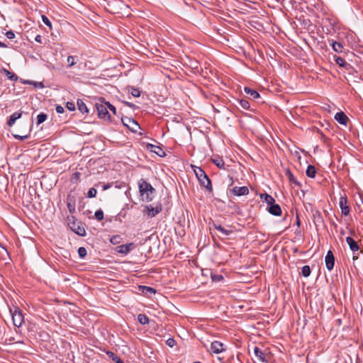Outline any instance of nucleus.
<instances>
[{"label": "nucleus", "mask_w": 363, "mask_h": 363, "mask_svg": "<svg viewBox=\"0 0 363 363\" xmlns=\"http://www.w3.org/2000/svg\"><path fill=\"white\" fill-rule=\"evenodd\" d=\"M66 108L71 111H74L75 104L73 102L68 101L66 103Z\"/></svg>", "instance_id": "49530a36"}, {"label": "nucleus", "mask_w": 363, "mask_h": 363, "mask_svg": "<svg viewBox=\"0 0 363 363\" xmlns=\"http://www.w3.org/2000/svg\"><path fill=\"white\" fill-rule=\"evenodd\" d=\"M162 210V206L161 203H157L155 207H152V205L146 206L144 210V213H147L148 217L153 218Z\"/></svg>", "instance_id": "423d86ee"}, {"label": "nucleus", "mask_w": 363, "mask_h": 363, "mask_svg": "<svg viewBox=\"0 0 363 363\" xmlns=\"http://www.w3.org/2000/svg\"><path fill=\"white\" fill-rule=\"evenodd\" d=\"M22 116V112H15L13 113L7 121V125L9 127H11L16 122V121L20 118Z\"/></svg>", "instance_id": "b1692460"}, {"label": "nucleus", "mask_w": 363, "mask_h": 363, "mask_svg": "<svg viewBox=\"0 0 363 363\" xmlns=\"http://www.w3.org/2000/svg\"><path fill=\"white\" fill-rule=\"evenodd\" d=\"M14 138L16 139H18L20 140H24L26 139H28L29 138V136L28 135L21 136V135H14Z\"/></svg>", "instance_id": "3c124183"}, {"label": "nucleus", "mask_w": 363, "mask_h": 363, "mask_svg": "<svg viewBox=\"0 0 363 363\" xmlns=\"http://www.w3.org/2000/svg\"><path fill=\"white\" fill-rule=\"evenodd\" d=\"M140 288L142 293L147 296H148L150 294H155L156 293V290L150 286H140Z\"/></svg>", "instance_id": "c85d7f7f"}, {"label": "nucleus", "mask_w": 363, "mask_h": 363, "mask_svg": "<svg viewBox=\"0 0 363 363\" xmlns=\"http://www.w3.org/2000/svg\"><path fill=\"white\" fill-rule=\"evenodd\" d=\"M346 242L349 245L350 249L352 251V252L359 251V245L352 237H347Z\"/></svg>", "instance_id": "dca6fc26"}, {"label": "nucleus", "mask_w": 363, "mask_h": 363, "mask_svg": "<svg viewBox=\"0 0 363 363\" xmlns=\"http://www.w3.org/2000/svg\"><path fill=\"white\" fill-rule=\"evenodd\" d=\"M42 21L46 26H48L50 28V30L52 29V23L46 16H42Z\"/></svg>", "instance_id": "79ce46f5"}, {"label": "nucleus", "mask_w": 363, "mask_h": 363, "mask_svg": "<svg viewBox=\"0 0 363 363\" xmlns=\"http://www.w3.org/2000/svg\"><path fill=\"white\" fill-rule=\"evenodd\" d=\"M55 110H56V112L58 113H64V111H65L64 108L60 105L56 106Z\"/></svg>", "instance_id": "8fccbe9b"}, {"label": "nucleus", "mask_w": 363, "mask_h": 363, "mask_svg": "<svg viewBox=\"0 0 363 363\" xmlns=\"http://www.w3.org/2000/svg\"><path fill=\"white\" fill-rule=\"evenodd\" d=\"M106 106H107V109L108 108L113 113V114H116V108L114 106L111 104L109 102L105 103Z\"/></svg>", "instance_id": "a18cd8bd"}, {"label": "nucleus", "mask_w": 363, "mask_h": 363, "mask_svg": "<svg viewBox=\"0 0 363 363\" xmlns=\"http://www.w3.org/2000/svg\"><path fill=\"white\" fill-rule=\"evenodd\" d=\"M254 353L259 360L263 362H267L265 353L263 352L258 347H255Z\"/></svg>", "instance_id": "5701e85b"}, {"label": "nucleus", "mask_w": 363, "mask_h": 363, "mask_svg": "<svg viewBox=\"0 0 363 363\" xmlns=\"http://www.w3.org/2000/svg\"><path fill=\"white\" fill-rule=\"evenodd\" d=\"M106 354L113 362L116 363H123V360L118 356H117L113 352L106 351Z\"/></svg>", "instance_id": "cd10ccee"}, {"label": "nucleus", "mask_w": 363, "mask_h": 363, "mask_svg": "<svg viewBox=\"0 0 363 363\" xmlns=\"http://www.w3.org/2000/svg\"><path fill=\"white\" fill-rule=\"evenodd\" d=\"M35 40L39 43H42V36L40 35H37L35 38Z\"/></svg>", "instance_id": "5fc2aeb1"}, {"label": "nucleus", "mask_w": 363, "mask_h": 363, "mask_svg": "<svg viewBox=\"0 0 363 363\" xmlns=\"http://www.w3.org/2000/svg\"><path fill=\"white\" fill-rule=\"evenodd\" d=\"M225 350L224 345L219 341H214L211 344L209 351L211 353L219 354Z\"/></svg>", "instance_id": "9b49d317"}, {"label": "nucleus", "mask_w": 363, "mask_h": 363, "mask_svg": "<svg viewBox=\"0 0 363 363\" xmlns=\"http://www.w3.org/2000/svg\"><path fill=\"white\" fill-rule=\"evenodd\" d=\"M296 224L298 226L300 225V220L298 216H296Z\"/></svg>", "instance_id": "bf43d9fd"}, {"label": "nucleus", "mask_w": 363, "mask_h": 363, "mask_svg": "<svg viewBox=\"0 0 363 363\" xmlns=\"http://www.w3.org/2000/svg\"><path fill=\"white\" fill-rule=\"evenodd\" d=\"M48 116L46 113H41L37 116V124L40 125L46 121Z\"/></svg>", "instance_id": "f704fd0d"}, {"label": "nucleus", "mask_w": 363, "mask_h": 363, "mask_svg": "<svg viewBox=\"0 0 363 363\" xmlns=\"http://www.w3.org/2000/svg\"><path fill=\"white\" fill-rule=\"evenodd\" d=\"M77 105L79 111L82 113H88L89 110H88L86 104L83 101V100L78 99L77 101Z\"/></svg>", "instance_id": "393cba45"}, {"label": "nucleus", "mask_w": 363, "mask_h": 363, "mask_svg": "<svg viewBox=\"0 0 363 363\" xmlns=\"http://www.w3.org/2000/svg\"><path fill=\"white\" fill-rule=\"evenodd\" d=\"M261 199H264L268 206L275 202V199L268 194H262L260 195Z\"/></svg>", "instance_id": "2f4dec72"}, {"label": "nucleus", "mask_w": 363, "mask_h": 363, "mask_svg": "<svg viewBox=\"0 0 363 363\" xmlns=\"http://www.w3.org/2000/svg\"><path fill=\"white\" fill-rule=\"evenodd\" d=\"M138 187L140 196L143 197V201L150 202L153 199L155 194V189L145 179H140L138 181Z\"/></svg>", "instance_id": "f257e3e1"}, {"label": "nucleus", "mask_w": 363, "mask_h": 363, "mask_svg": "<svg viewBox=\"0 0 363 363\" xmlns=\"http://www.w3.org/2000/svg\"><path fill=\"white\" fill-rule=\"evenodd\" d=\"M68 225L70 229L79 236H85L86 230L82 223L78 221L75 217L71 216L67 218Z\"/></svg>", "instance_id": "7ed1b4c3"}, {"label": "nucleus", "mask_w": 363, "mask_h": 363, "mask_svg": "<svg viewBox=\"0 0 363 363\" xmlns=\"http://www.w3.org/2000/svg\"><path fill=\"white\" fill-rule=\"evenodd\" d=\"M358 257H359V252H353L352 259L354 261V260L357 259Z\"/></svg>", "instance_id": "6e6d98bb"}, {"label": "nucleus", "mask_w": 363, "mask_h": 363, "mask_svg": "<svg viewBox=\"0 0 363 363\" xmlns=\"http://www.w3.org/2000/svg\"><path fill=\"white\" fill-rule=\"evenodd\" d=\"M313 223L316 227L323 225L324 220L320 211H317L313 214Z\"/></svg>", "instance_id": "f3484780"}, {"label": "nucleus", "mask_w": 363, "mask_h": 363, "mask_svg": "<svg viewBox=\"0 0 363 363\" xmlns=\"http://www.w3.org/2000/svg\"><path fill=\"white\" fill-rule=\"evenodd\" d=\"M123 103H124L127 106H128V107H130V108H137V106H136L135 104H132V103H130V102L123 101Z\"/></svg>", "instance_id": "864d4df0"}, {"label": "nucleus", "mask_w": 363, "mask_h": 363, "mask_svg": "<svg viewBox=\"0 0 363 363\" xmlns=\"http://www.w3.org/2000/svg\"><path fill=\"white\" fill-rule=\"evenodd\" d=\"M306 174L310 178H314L316 174V169L314 166L309 164L306 169Z\"/></svg>", "instance_id": "a878e982"}, {"label": "nucleus", "mask_w": 363, "mask_h": 363, "mask_svg": "<svg viewBox=\"0 0 363 363\" xmlns=\"http://www.w3.org/2000/svg\"><path fill=\"white\" fill-rule=\"evenodd\" d=\"M213 226L215 229L218 230L219 232H220L223 235L225 236H228L230 234L233 233V230H227L225 228H223L221 225L217 224L215 223H213Z\"/></svg>", "instance_id": "412c9836"}, {"label": "nucleus", "mask_w": 363, "mask_h": 363, "mask_svg": "<svg viewBox=\"0 0 363 363\" xmlns=\"http://www.w3.org/2000/svg\"><path fill=\"white\" fill-rule=\"evenodd\" d=\"M123 124L126 126L133 133H136L140 129V125L136 121L131 118H122Z\"/></svg>", "instance_id": "39448f33"}, {"label": "nucleus", "mask_w": 363, "mask_h": 363, "mask_svg": "<svg viewBox=\"0 0 363 363\" xmlns=\"http://www.w3.org/2000/svg\"><path fill=\"white\" fill-rule=\"evenodd\" d=\"M74 59H75V57H74V56H68V57L67 59V62L68 67H71L75 64Z\"/></svg>", "instance_id": "37998d69"}, {"label": "nucleus", "mask_w": 363, "mask_h": 363, "mask_svg": "<svg viewBox=\"0 0 363 363\" xmlns=\"http://www.w3.org/2000/svg\"><path fill=\"white\" fill-rule=\"evenodd\" d=\"M110 187H111V184H106L104 185L103 189L104 190H106V189H109Z\"/></svg>", "instance_id": "4d7b16f0"}, {"label": "nucleus", "mask_w": 363, "mask_h": 363, "mask_svg": "<svg viewBox=\"0 0 363 363\" xmlns=\"http://www.w3.org/2000/svg\"><path fill=\"white\" fill-rule=\"evenodd\" d=\"M267 210L269 213L276 216H281V208L280 206L277 203H275V202L270 204L268 206Z\"/></svg>", "instance_id": "ddd939ff"}, {"label": "nucleus", "mask_w": 363, "mask_h": 363, "mask_svg": "<svg viewBox=\"0 0 363 363\" xmlns=\"http://www.w3.org/2000/svg\"><path fill=\"white\" fill-rule=\"evenodd\" d=\"M147 147L150 151L155 153L156 155L161 157H164L166 155L165 152L160 146L155 145L152 144H148Z\"/></svg>", "instance_id": "f8f14e48"}, {"label": "nucleus", "mask_w": 363, "mask_h": 363, "mask_svg": "<svg viewBox=\"0 0 363 363\" xmlns=\"http://www.w3.org/2000/svg\"><path fill=\"white\" fill-rule=\"evenodd\" d=\"M97 191L94 188H90L87 192V196L89 198H94L96 196Z\"/></svg>", "instance_id": "a19ab883"}, {"label": "nucleus", "mask_w": 363, "mask_h": 363, "mask_svg": "<svg viewBox=\"0 0 363 363\" xmlns=\"http://www.w3.org/2000/svg\"><path fill=\"white\" fill-rule=\"evenodd\" d=\"M339 204L342 215L345 216H348L350 212V208L349 206H347V198L346 196H340Z\"/></svg>", "instance_id": "6e6552de"}, {"label": "nucleus", "mask_w": 363, "mask_h": 363, "mask_svg": "<svg viewBox=\"0 0 363 363\" xmlns=\"http://www.w3.org/2000/svg\"><path fill=\"white\" fill-rule=\"evenodd\" d=\"M244 91L245 94L250 95V96L253 99H256L260 97L259 94L256 90L252 89L250 87L245 86Z\"/></svg>", "instance_id": "4be33fe9"}, {"label": "nucleus", "mask_w": 363, "mask_h": 363, "mask_svg": "<svg viewBox=\"0 0 363 363\" xmlns=\"http://www.w3.org/2000/svg\"><path fill=\"white\" fill-rule=\"evenodd\" d=\"M138 320L142 325L148 324L150 322L149 318L145 314H139L138 315Z\"/></svg>", "instance_id": "473e14b6"}, {"label": "nucleus", "mask_w": 363, "mask_h": 363, "mask_svg": "<svg viewBox=\"0 0 363 363\" xmlns=\"http://www.w3.org/2000/svg\"><path fill=\"white\" fill-rule=\"evenodd\" d=\"M334 60L336 62L337 65H338L340 67L345 68L347 70H349L352 68V65L347 62L345 59L340 56H334Z\"/></svg>", "instance_id": "4468645a"}, {"label": "nucleus", "mask_w": 363, "mask_h": 363, "mask_svg": "<svg viewBox=\"0 0 363 363\" xmlns=\"http://www.w3.org/2000/svg\"><path fill=\"white\" fill-rule=\"evenodd\" d=\"M6 36L9 39H13L15 38V33L13 30H9L6 33Z\"/></svg>", "instance_id": "de8ad7c7"}, {"label": "nucleus", "mask_w": 363, "mask_h": 363, "mask_svg": "<svg viewBox=\"0 0 363 363\" xmlns=\"http://www.w3.org/2000/svg\"><path fill=\"white\" fill-rule=\"evenodd\" d=\"M122 241V238L121 237V235H113L111 238H110V242L113 244V245H118L119 243H121Z\"/></svg>", "instance_id": "72a5a7b5"}, {"label": "nucleus", "mask_w": 363, "mask_h": 363, "mask_svg": "<svg viewBox=\"0 0 363 363\" xmlns=\"http://www.w3.org/2000/svg\"><path fill=\"white\" fill-rule=\"evenodd\" d=\"M311 268L308 265H305L302 267L301 274L304 277H308L311 274Z\"/></svg>", "instance_id": "c9c22d12"}, {"label": "nucleus", "mask_w": 363, "mask_h": 363, "mask_svg": "<svg viewBox=\"0 0 363 363\" xmlns=\"http://www.w3.org/2000/svg\"><path fill=\"white\" fill-rule=\"evenodd\" d=\"M335 119L340 123V124H342V125H347V123L348 121V117L347 116V115L342 112V111H340V112H337L335 115Z\"/></svg>", "instance_id": "2eb2a0df"}, {"label": "nucleus", "mask_w": 363, "mask_h": 363, "mask_svg": "<svg viewBox=\"0 0 363 363\" xmlns=\"http://www.w3.org/2000/svg\"><path fill=\"white\" fill-rule=\"evenodd\" d=\"M321 138H325V135H324V134H323V133H321Z\"/></svg>", "instance_id": "052dcab7"}, {"label": "nucleus", "mask_w": 363, "mask_h": 363, "mask_svg": "<svg viewBox=\"0 0 363 363\" xmlns=\"http://www.w3.org/2000/svg\"><path fill=\"white\" fill-rule=\"evenodd\" d=\"M325 261L326 268L329 271H331L333 269L334 264H335V257L331 250L328 251L325 258Z\"/></svg>", "instance_id": "9d476101"}, {"label": "nucleus", "mask_w": 363, "mask_h": 363, "mask_svg": "<svg viewBox=\"0 0 363 363\" xmlns=\"http://www.w3.org/2000/svg\"><path fill=\"white\" fill-rule=\"evenodd\" d=\"M3 72L4 73V74L11 81H13V82H16L18 80V76L14 74L13 72H11L10 71H9L8 69H3Z\"/></svg>", "instance_id": "7c9ffc66"}, {"label": "nucleus", "mask_w": 363, "mask_h": 363, "mask_svg": "<svg viewBox=\"0 0 363 363\" xmlns=\"http://www.w3.org/2000/svg\"><path fill=\"white\" fill-rule=\"evenodd\" d=\"M230 192L235 196H245L249 194V189L247 186H234L230 189Z\"/></svg>", "instance_id": "1a4fd4ad"}, {"label": "nucleus", "mask_w": 363, "mask_h": 363, "mask_svg": "<svg viewBox=\"0 0 363 363\" xmlns=\"http://www.w3.org/2000/svg\"><path fill=\"white\" fill-rule=\"evenodd\" d=\"M330 45H331L333 50L338 53L342 52L344 47L342 44L340 42L335 41L333 40H329Z\"/></svg>", "instance_id": "6ab92c4d"}, {"label": "nucleus", "mask_w": 363, "mask_h": 363, "mask_svg": "<svg viewBox=\"0 0 363 363\" xmlns=\"http://www.w3.org/2000/svg\"><path fill=\"white\" fill-rule=\"evenodd\" d=\"M10 311L11 313L13 325L18 328L21 327L24 323V318L22 312L18 308H16L13 311L10 309Z\"/></svg>", "instance_id": "20e7f679"}, {"label": "nucleus", "mask_w": 363, "mask_h": 363, "mask_svg": "<svg viewBox=\"0 0 363 363\" xmlns=\"http://www.w3.org/2000/svg\"><path fill=\"white\" fill-rule=\"evenodd\" d=\"M80 176H81V174L79 172H76L72 174V179L77 181V180H78L79 179Z\"/></svg>", "instance_id": "09e8293b"}, {"label": "nucleus", "mask_w": 363, "mask_h": 363, "mask_svg": "<svg viewBox=\"0 0 363 363\" xmlns=\"http://www.w3.org/2000/svg\"><path fill=\"white\" fill-rule=\"evenodd\" d=\"M213 163L220 169H225V162L221 157L213 158Z\"/></svg>", "instance_id": "c756f323"}, {"label": "nucleus", "mask_w": 363, "mask_h": 363, "mask_svg": "<svg viewBox=\"0 0 363 363\" xmlns=\"http://www.w3.org/2000/svg\"><path fill=\"white\" fill-rule=\"evenodd\" d=\"M286 177L291 184H294L297 186H301V183L294 177L293 173L289 169L286 170Z\"/></svg>", "instance_id": "a211bd4d"}, {"label": "nucleus", "mask_w": 363, "mask_h": 363, "mask_svg": "<svg viewBox=\"0 0 363 363\" xmlns=\"http://www.w3.org/2000/svg\"><path fill=\"white\" fill-rule=\"evenodd\" d=\"M194 168V172L196 176V178L199 180V182L201 186H203L210 192L213 191V186L211 184V181L206 174L204 170L199 167L192 166Z\"/></svg>", "instance_id": "f03ea898"}, {"label": "nucleus", "mask_w": 363, "mask_h": 363, "mask_svg": "<svg viewBox=\"0 0 363 363\" xmlns=\"http://www.w3.org/2000/svg\"><path fill=\"white\" fill-rule=\"evenodd\" d=\"M96 109L98 113V116L99 118L110 121L111 115L109 114L107 106L106 104H96Z\"/></svg>", "instance_id": "0eeeda50"}, {"label": "nucleus", "mask_w": 363, "mask_h": 363, "mask_svg": "<svg viewBox=\"0 0 363 363\" xmlns=\"http://www.w3.org/2000/svg\"><path fill=\"white\" fill-rule=\"evenodd\" d=\"M78 255L80 258H84L86 255V250L84 247H80L78 249Z\"/></svg>", "instance_id": "ea45409f"}, {"label": "nucleus", "mask_w": 363, "mask_h": 363, "mask_svg": "<svg viewBox=\"0 0 363 363\" xmlns=\"http://www.w3.org/2000/svg\"><path fill=\"white\" fill-rule=\"evenodd\" d=\"M175 344V340L173 338H169L167 340V345L169 347H173Z\"/></svg>", "instance_id": "603ef678"}, {"label": "nucleus", "mask_w": 363, "mask_h": 363, "mask_svg": "<svg viewBox=\"0 0 363 363\" xmlns=\"http://www.w3.org/2000/svg\"><path fill=\"white\" fill-rule=\"evenodd\" d=\"M67 208L71 213H74L75 212V203L74 201H72L69 198H68Z\"/></svg>", "instance_id": "e433bc0d"}, {"label": "nucleus", "mask_w": 363, "mask_h": 363, "mask_svg": "<svg viewBox=\"0 0 363 363\" xmlns=\"http://www.w3.org/2000/svg\"><path fill=\"white\" fill-rule=\"evenodd\" d=\"M0 48H7V45L5 43L0 41Z\"/></svg>", "instance_id": "13d9d810"}, {"label": "nucleus", "mask_w": 363, "mask_h": 363, "mask_svg": "<svg viewBox=\"0 0 363 363\" xmlns=\"http://www.w3.org/2000/svg\"><path fill=\"white\" fill-rule=\"evenodd\" d=\"M133 246H134V244L133 242H130V243L126 244V245H121L118 247V252L121 254L127 255L128 253H129V252L132 249V247H133Z\"/></svg>", "instance_id": "aec40b11"}, {"label": "nucleus", "mask_w": 363, "mask_h": 363, "mask_svg": "<svg viewBox=\"0 0 363 363\" xmlns=\"http://www.w3.org/2000/svg\"><path fill=\"white\" fill-rule=\"evenodd\" d=\"M194 363H201L200 362H194Z\"/></svg>", "instance_id": "e2e57ef3"}, {"label": "nucleus", "mask_w": 363, "mask_h": 363, "mask_svg": "<svg viewBox=\"0 0 363 363\" xmlns=\"http://www.w3.org/2000/svg\"><path fill=\"white\" fill-rule=\"evenodd\" d=\"M211 279L213 281H220L223 279V277L221 274H212Z\"/></svg>", "instance_id": "c03bdc74"}, {"label": "nucleus", "mask_w": 363, "mask_h": 363, "mask_svg": "<svg viewBox=\"0 0 363 363\" xmlns=\"http://www.w3.org/2000/svg\"><path fill=\"white\" fill-rule=\"evenodd\" d=\"M337 321H338L339 324H341V320L340 319H338Z\"/></svg>", "instance_id": "680f3d73"}, {"label": "nucleus", "mask_w": 363, "mask_h": 363, "mask_svg": "<svg viewBox=\"0 0 363 363\" xmlns=\"http://www.w3.org/2000/svg\"><path fill=\"white\" fill-rule=\"evenodd\" d=\"M238 102L239 105L245 110H250L254 112V110L250 109V104L249 101L246 99H238Z\"/></svg>", "instance_id": "bb28decb"}, {"label": "nucleus", "mask_w": 363, "mask_h": 363, "mask_svg": "<svg viewBox=\"0 0 363 363\" xmlns=\"http://www.w3.org/2000/svg\"><path fill=\"white\" fill-rule=\"evenodd\" d=\"M130 93L131 94V95L134 97H139L140 96V91L137 89V88H135V87H130Z\"/></svg>", "instance_id": "58836bf2"}, {"label": "nucleus", "mask_w": 363, "mask_h": 363, "mask_svg": "<svg viewBox=\"0 0 363 363\" xmlns=\"http://www.w3.org/2000/svg\"><path fill=\"white\" fill-rule=\"evenodd\" d=\"M94 217L99 221L102 220L104 219V212H103V211L101 209L97 210L95 212V213H94Z\"/></svg>", "instance_id": "4c0bfd02"}]
</instances>
